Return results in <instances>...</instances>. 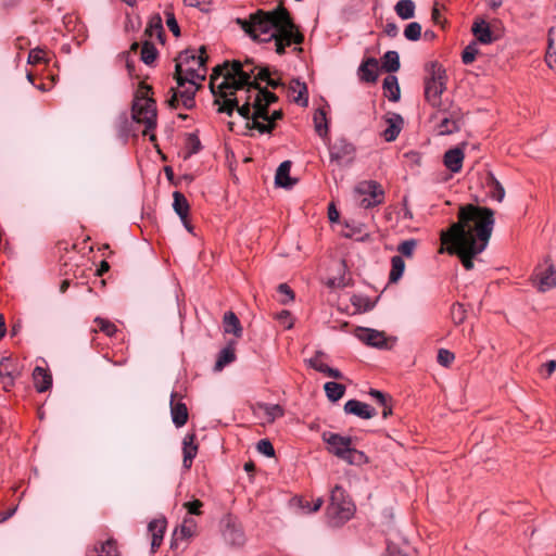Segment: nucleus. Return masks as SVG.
<instances>
[{
	"mask_svg": "<svg viewBox=\"0 0 556 556\" xmlns=\"http://www.w3.org/2000/svg\"><path fill=\"white\" fill-rule=\"evenodd\" d=\"M260 81H265L271 88L280 86V80L271 77L268 67H258L253 60L247 59L244 63L233 61L217 65L211 75L210 88L216 97L215 103L219 105L218 112L231 115L237 109L247 119L248 128L268 134L282 118V111L268 113V106L278 98L261 88Z\"/></svg>",
	"mask_w": 556,
	"mask_h": 556,
	"instance_id": "f257e3e1",
	"label": "nucleus"
},
{
	"mask_svg": "<svg viewBox=\"0 0 556 556\" xmlns=\"http://www.w3.org/2000/svg\"><path fill=\"white\" fill-rule=\"evenodd\" d=\"M494 211L475 204L462 205L458 220L441 232L440 253L456 254L466 270L473 268V257L482 253L494 228Z\"/></svg>",
	"mask_w": 556,
	"mask_h": 556,
	"instance_id": "f03ea898",
	"label": "nucleus"
},
{
	"mask_svg": "<svg viewBox=\"0 0 556 556\" xmlns=\"http://www.w3.org/2000/svg\"><path fill=\"white\" fill-rule=\"evenodd\" d=\"M237 24L253 40L269 42L274 40L275 51L285 53L292 43L300 45L303 35L292 22L289 12L283 7L270 11L257 10L249 18H237Z\"/></svg>",
	"mask_w": 556,
	"mask_h": 556,
	"instance_id": "7ed1b4c3",
	"label": "nucleus"
},
{
	"mask_svg": "<svg viewBox=\"0 0 556 556\" xmlns=\"http://www.w3.org/2000/svg\"><path fill=\"white\" fill-rule=\"evenodd\" d=\"M182 61L175 66V79L177 88H170L172 97L168 99L169 106L177 109L182 105L184 109L190 110L194 106V96L203 81L202 70H191L185 66Z\"/></svg>",
	"mask_w": 556,
	"mask_h": 556,
	"instance_id": "20e7f679",
	"label": "nucleus"
},
{
	"mask_svg": "<svg viewBox=\"0 0 556 556\" xmlns=\"http://www.w3.org/2000/svg\"><path fill=\"white\" fill-rule=\"evenodd\" d=\"M323 440L328 444L330 453L350 465L361 466L368 462L364 452L352 446L351 437H343L338 433L325 432Z\"/></svg>",
	"mask_w": 556,
	"mask_h": 556,
	"instance_id": "39448f33",
	"label": "nucleus"
},
{
	"mask_svg": "<svg viewBox=\"0 0 556 556\" xmlns=\"http://www.w3.org/2000/svg\"><path fill=\"white\" fill-rule=\"evenodd\" d=\"M355 513V505L341 485H334L330 494L327 515L333 526L350 520Z\"/></svg>",
	"mask_w": 556,
	"mask_h": 556,
	"instance_id": "423d86ee",
	"label": "nucleus"
},
{
	"mask_svg": "<svg viewBox=\"0 0 556 556\" xmlns=\"http://www.w3.org/2000/svg\"><path fill=\"white\" fill-rule=\"evenodd\" d=\"M151 88L144 86L140 89V94H137L132 104V118L143 124L146 129L143 135L155 128L156 126V104L155 101L148 96Z\"/></svg>",
	"mask_w": 556,
	"mask_h": 556,
	"instance_id": "0eeeda50",
	"label": "nucleus"
},
{
	"mask_svg": "<svg viewBox=\"0 0 556 556\" xmlns=\"http://www.w3.org/2000/svg\"><path fill=\"white\" fill-rule=\"evenodd\" d=\"M446 89V73L445 70L437 64L432 63L429 70V75L425 79V97L426 100L433 108H441L442 99L441 96Z\"/></svg>",
	"mask_w": 556,
	"mask_h": 556,
	"instance_id": "6e6552de",
	"label": "nucleus"
},
{
	"mask_svg": "<svg viewBox=\"0 0 556 556\" xmlns=\"http://www.w3.org/2000/svg\"><path fill=\"white\" fill-rule=\"evenodd\" d=\"M355 191L363 195L359 204L365 208L374 207L383 201L384 192L381 186L374 180L362 181L357 185Z\"/></svg>",
	"mask_w": 556,
	"mask_h": 556,
	"instance_id": "1a4fd4ad",
	"label": "nucleus"
},
{
	"mask_svg": "<svg viewBox=\"0 0 556 556\" xmlns=\"http://www.w3.org/2000/svg\"><path fill=\"white\" fill-rule=\"evenodd\" d=\"M207 56L205 54V48L201 47L199 51L194 49H187L178 55L176 60V66H178L182 61H185V66L190 67L191 70H202L203 71V80L206 77L207 68L205 66Z\"/></svg>",
	"mask_w": 556,
	"mask_h": 556,
	"instance_id": "9d476101",
	"label": "nucleus"
},
{
	"mask_svg": "<svg viewBox=\"0 0 556 556\" xmlns=\"http://www.w3.org/2000/svg\"><path fill=\"white\" fill-rule=\"evenodd\" d=\"M439 110L431 115V121L434 123L437 134L440 136L451 135L459 129L458 123L454 115L444 110Z\"/></svg>",
	"mask_w": 556,
	"mask_h": 556,
	"instance_id": "9b49d317",
	"label": "nucleus"
},
{
	"mask_svg": "<svg viewBox=\"0 0 556 556\" xmlns=\"http://www.w3.org/2000/svg\"><path fill=\"white\" fill-rule=\"evenodd\" d=\"M330 160L337 164L350 163L354 159L355 147L344 138L336 140L330 147Z\"/></svg>",
	"mask_w": 556,
	"mask_h": 556,
	"instance_id": "f8f14e48",
	"label": "nucleus"
},
{
	"mask_svg": "<svg viewBox=\"0 0 556 556\" xmlns=\"http://www.w3.org/2000/svg\"><path fill=\"white\" fill-rule=\"evenodd\" d=\"M355 337L368 346L383 349L387 346V337L383 331L371 328L358 327L354 332Z\"/></svg>",
	"mask_w": 556,
	"mask_h": 556,
	"instance_id": "ddd939ff",
	"label": "nucleus"
},
{
	"mask_svg": "<svg viewBox=\"0 0 556 556\" xmlns=\"http://www.w3.org/2000/svg\"><path fill=\"white\" fill-rule=\"evenodd\" d=\"M384 121L387 128L382 131L381 135L387 142H392L399 137L404 125V119L397 113H388L384 117Z\"/></svg>",
	"mask_w": 556,
	"mask_h": 556,
	"instance_id": "4468645a",
	"label": "nucleus"
},
{
	"mask_svg": "<svg viewBox=\"0 0 556 556\" xmlns=\"http://www.w3.org/2000/svg\"><path fill=\"white\" fill-rule=\"evenodd\" d=\"M326 355L324 352L317 351L315 355L307 361L308 366L315 369L316 371L321 372L333 379H343V374L339 369L332 368L328 366L326 363H324L323 358Z\"/></svg>",
	"mask_w": 556,
	"mask_h": 556,
	"instance_id": "2eb2a0df",
	"label": "nucleus"
},
{
	"mask_svg": "<svg viewBox=\"0 0 556 556\" xmlns=\"http://www.w3.org/2000/svg\"><path fill=\"white\" fill-rule=\"evenodd\" d=\"M344 412L362 419H370L377 415L374 407L357 400H349L344 405Z\"/></svg>",
	"mask_w": 556,
	"mask_h": 556,
	"instance_id": "dca6fc26",
	"label": "nucleus"
},
{
	"mask_svg": "<svg viewBox=\"0 0 556 556\" xmlns=\"http://www.w3.org/2000/svg\"><path fill=\"white\" fill-rule=\"evenodd\" d=\"M177 393L173 392L170 395V415L173 424L180 428L188 421V409L185 403L176 401Z\"/></svg>",
	"mask_w": 556,
	"mask_h": 556,
	"instance_id": "f3484780",
	"label": "nucleus"
},
{
	"mask_svg": "<svg viewBox=\"0 0 556 556\" xmlns=\"http://www.w3.org/2000/svg\"><path fill=\"white\" fill-rule=\"evenodd\" d=\"M195 434L187 433L182 440V466L185 469H190L192 466V462L198 454V444L195 443Z\"/></svg>",
	"mask_w": 556,
	"mask_h": 556,
	"instance_id": "a211bd4d",
	"label": "nucleus"
},
{
	"mask_svg": "<svg viewBox=\"0 0 556 556\" xmlns=\"http://www.w3.org/2000/svg\"><path fill=\"white\" fill-rule=\"evenodd\" d=\"M471 31L477 40L482 45H490L496 39L490 28L489 23L483 18L475 20Z\"/></svg>",
	"mask_w": 556,
	"mask_h": 556,
	"instance_id": "6ab92c4d",
	"label": "nucleus"
},
{
	"mask_svg": "<svg viewBox=\"0 0 556 556\" xmlns=\"http://www.w3.org/2000/svg\"><path fill=\"white\" fill-rule=\"evenodd\" d=\"M288 97L301 106H307L308 104L307 87L299 79H292L290 81Z\"/></svg>",
	"mask_w": 556,
	"mask_h": 556,
	"instance_id": "aec40b11",
	"label": "nucleus"
},
{
	"mask_svg": "<svg viewBox=\"0 0 556 556\" xmlns=\"http://www.w3.org/2000/svg\"><path fill=\"white\" fill-rule=\"evenodd\" d=\"M378 60L368 58L358 67L359 79L366 83H375L378 78Z\"/></svg>",
	"mask_w": 556,
	"mask_h": 556,
	"instance_id": "412c9836",
	"label": "nucleus"
},
{
	"mask_svg": "<svg viewBox=\"0 0 556 556\" xmlns=\"http://www.w3.org/2000/svg\"><path fill=\"white\" fill-rule=\"evenodd\" d=\"M17 376V371L10 358H2L0 362V378L5 391L14 384V380Z\"/></svg>",
	"mask_w": 556,
	"mask_h": 556,
	"instance_id": "4be33fe9",
	"label": "nucleus"
},
{
	"mask_svg": "<svg viewBox=\"0 0 556 556\" xmlns=\"http://www.w3.org/2000/svg\"><path fill=\"white\" fill-rule=\"evenodd\" d=\"M148 530L152 536L151 547L155 551L162 544L166 530V520L164 518L153 519L149 522Z\"/></svg>",
	"mask_w": 556,
	"mask_h": 556,
	"instance_id": "5701e85b",
	"label": "nucleus"
},
{
	"mask_svg": "<svg viewBox=\"0 0 556 556\" xmlns=\"http://www.w3.org/2000/svg\"><path fill=\"white\" fill-rule=\"evenodd\" d=\"M223 535L225 541L233 546H242L245 542V536L242 529L230 520H228Z\"/></svg>",
	"mask_w": 556,
	"mask_h": 556,
	"instance_id": "b1692460",
	"label": "nucleus"
},
{
	"mask_svg": "<svg viewBox=\"0 0 556 556\" xmlns=\"http://www.w3.org/2000/svg\"><path fill=\"white\" fill-rule=\"evenodd\" d=\"M464 152L459 148L450 149L444 154V165L452 172L458 173L462 169Z\"/></svg>",
	"mask_w": 556,
	"mask_h": 556,
	"instance_id": "393cba45",
	"label": "nucleus"
},
{
	"mask_svg": "<svg viewBox=\"0 0 556 556\" xmlns=\"http://www.w3.org/2000/svg\"><path fill=\"white\" fill-rule=\"evenodd\" d=\"M291 162H282L276 172L275 182L282 188H291L294 186L295 180L290 177Z\"/></svg>",
	"mask_w": 556,
	"mask_h": 556,
	"instance_id": "a878e982",
	"label": "nucleus"
},
{
	"mask_svg": "<svg viewBox=\"0 0 556 556\" xmlns=\"http://www.w3.org/2000/svg\"><path fill=\"white\" fill-rule=\"evenodd\" d=\"M33 379L35 388L38 392H46L52 384V377L47 369L42 367H35L33 371Z\"/></svg>",
	"mask_w": 556,
	"mask_h": 556,
	"instance_id": "bb28decb",
	"label": "nucleus"
},
{
	"mask_svg": "<svg viewBox=\"0 0 556 556\" xmlns=\"http://www.w3.org/2000/svg\"><path fill=\"white\" fill-rule=\"evenodd\" d=\"M538 288L540 291H547L556 286V269L553 265H549L545 270L536 274Z\"/></svg>",
	"mask_w": 556,
	"mask_h": 556,
	"instance_id": "cd10ccee",
	"label": "nucleus"
},
{
	"mask_svg": "<svg viewBox=\"0 0 556 556\" xmlns=\"http://www.w3.org/2000/svg\"><path fill=\"white\" fill-rule=\"evenodd\" d=\"M488 195L497 202H502L505 197V189L502 184L493 176L489 174L485 180Z\"/></svg>",
	"mask_w": 556,
	"mask_h": 556,
	"instance_id": "c85d7f7f",
	"label": "nucleus"
},
{
	"mask_svg": "<svg viewBox=\"0 0 556 556\" xmlns=\"http://www.w3.org/2000/svg\"><path fill=\"white\" fill-rule=\"evenodd\" d=\"M386 97L392 102L400 100L401 92L396 76L389 75L384 78L382 85Z\"/></svg>",
	"mask_w": 556,
	"mask_h": 556,
	"instance_id": "c756f323",
	"label": "nucleus"
},
{
	"mask_svg": "<svg viewBox=\"0 0 556 556\" xmlns=\"http://www.w3.org/2000/svg\"><path fill=\"white\" fill-rule=\"evenodd\" d=\"M223 324L226 333H232L237 338L242 336V327L240 325V320L233 312L225 313Z\"/></svg>",
	"mask_w": 556,
	"mask_h": 556,
	"instance_id": "7c9ffc66",
	"label": "nucleus"
},
{
	"mask_svg": "<svg viewBox=\"0 0 556 556\" xmlns=\"http://www.w3.org/2000/svg\"><path fill=\"white\" fill-rule=\"evenodd\" d=\"M173 198V208L176 214L180 217V219L187 218L190 210L187 198L179 191H175Z\"/></svg>",
	"mask_w": 556,
	"mask_h": 556,
	"instance_id": "2f4dec72",
	"label": "nucleus"
},
{
	"mask_svg": "<svg viewBox=\"0 0 556 556\" xmlns=\"http://www.w3.org/2000/svg\"><path fill=\"white\" fill-rule=\"evenodd\" d=\"M545 60L548 67L556 70V26L548 31V48Z\"/></svg>",
	"mask_w": 556,
	"mask_h": 556,
	"instance_id": "473e14b6",
	"label": "nucleus"
},
{
	"mask_svg": "<svg viewBox=\"0 0 556 556\" xmlns=\"http://www.w3.org/2000/svg\"><path fill=\"white\" fill-rule=\"evenodd\" d=\"M313 121L317 135L321 138H326L328 135V122L326 112L323 109L316 110L313 116Z\"/></svg>",
	"mask_w": 556,
	"mask_h": 556,
	"instance_id": "72a5a7b5",
	"label": "nucleus"
},
{
	"mask_svg": "<svg viewBox=\"0 0 556 556\" xmlns=\"http://www.w3.org/2000/svg\"><path fill=\"white\" fill-rule=\"evenodd\" d=\"M405 270V262L401 255H394L391 258V271L389 275L390 282L399 281Z\"/></svg>",
	"mask_w": 556,
	"mask_h": 556,
	"instance_id": "f704fd0d",
	"label": "nucleus"
},
{
	"mask_svg": "<svg viewBox=\"0 0 556 556\" xmlns=\"http://www.w3.org/2000/svg\"><path fill=\"white\" fill-rule=\"evenodd\" d=\"M394 10L402 20H409L415 15V3L413 0H400Z\"/></svg>",
	"mask_w": 556,
	"mask_h": 556,
	"instance_id": "c9c22d12",
	"label": "nucleus"
},
{
	"mask_svg": "<svg viewBox=\"0 0 556 556\" xmlns=\"http://www.w3.org/2000/svg\"><path fill=\"white\" fill-rule=\"evenodd\" d=\"M327 397L331 402L339 401L345 393V387L341 383L329 381L324 386Z\"/></svg>",
	"mask_w": 556,
	"mask_h": 556,
	"instance_id": "e433bc0d",
	"label": "nucleus"
},
{
	"mask_svg": "<svg viewBox=\"0 0 556 556\" xmlns=\"http://www.w3.org/2000/svg\"><path fill=\"white\" fill-rule=\"evenodd\" d=\"M382 67L388 73L397 72L400 68V56L396 51H388L382 58Z\"/></svg>",
	"mask_w": 556,
	"mask_h": 556,
	"instance_id": "4c0bfd02",
	"label": "nucleus"
},
{
	"mask_svg": "<svg viewBox=\"0 0 556 556\" xmlns=\"http://www.w3.org/2000/svg\"><path fill=\"white\" fill-rule=\"evenodd\" d=\"M236 358L235 352L231 348L223 349L215 363V369L222 370L226 365L232 363Z\"/></svg>",
	"mask_w": 556,
	"mask_h": 556,
	"instance_id": "58836bf2",
	"label": "nucleus"
},
{
	"mask_svg": "<svg viewBox=\"0 0 556 556\" xmlns=\"http://www.w3.org/2000/svg\"><path fill=\"white\" fill-rule=\"evenodd\" d=\"M263 409L267 421L273 422L277 418L283 416V409L277 404H263L260 406Z\"/></svg>",
	"mask_w": 556,
	"mask_h": 556,
	"instance_id": "ea45409f",
	"label": "nucleus"
},
{
	"mask_svg": "<svg viewBox=\"0 0 556 556\" xmlns=\"http://www.w3.org/2000/svg\"><path fill=\"white\" fill-rule=\"evenodd\" d=\"M146 33L150 37H161L163 33L162 18L159 14L151 16Z\"/></svg>",
	"mask_w": 556,
	"mask_h": 556,
	"instance_id": "a19ab883",
	"label": "nucleus"
},
{
	"mask_svg": "<svg viewBox=\"0 0 556 556\" xmlns=\"http://www.w3.org/2000/svg\"><path fill=\"white\" fill-rule=\"evenodd\" d=\"M157 55V50L154 45L150 42H144L141 49V60L146 64H152Z\"/></svg>",
	"mask_w": 556,
	"mask_h": 556,
	"instance_id": "79ce46f5",
	"label": "nucleus"
},
{
	"mask_svg": "<svg viewBox=\"0 0 556 556\" xmlns=\"http://www.w3.org/2000/svg\"><path fill=\"white\" fill-rule=\"evenodd\" d=\"M180 534L184 539L191 538L197 532V522L193 518L187 517L180 526Z\"/></svg>",
	"mask_w": 556,
	"mask_h": 556,
	"instance_id": "37998d69",
	"label": "nucleus"
},
{
	"mask_svg": "<svg viewBox=\"0 0 556 556\" xmlns=\"http://www.w3.org/2000/svg\"><path fill=\"white\" fill-rule=\"evenodd\" d=\"M417 244L418 241L416 239L404 240L399 244L397 251L400 252L401 256L412 257Z\"/></svg>",
	"mask_w": 556,
	"mask_h": 556,
	"instance_id": "c03bdc74",
	"label": "nucleus"
},
{
	"mask_svg": "<svg viewBox=\"0 0 556 556\" xmlns=\"http://www.w3.org/2000/svg\"><path fill=\"white\" fill-rule=\"evenodd\" d=\"M404 36L410 41L418 40L421 36V25L417 22L409 23L404 29Z\"/></svg>",
	"mask_w": 556,
	"mask_h": 556,
	"instance_id": "a18cd8bd",
	"label": "nucleus"
},
{
	"mask_svg": "<svg viewBox=\"0 0 556 556\" xmlns=\"http://www.w3.org/2000/svg\"><path fill=\"white\" fill-rule=\"evenodd\" d=\"M479 53V49L476 42H470L462 53V61L464 64L468 65L472 63Z\"/></svg>",
	"mask_w": 556,
	"mask_h": 556,
	"instance_id": "49530a36",
	"label": "nucleus"
},
{
	"mask_svg": "<svg viewBox=\"0 0 556 556\" xmlns=\"http://www.w3.org/2000/svg\"><path fill=\"white\" fill-rule=\"evenodd\" d=\"M94 323L98 325L99 329L108 337H113L117 331L116 326L108 319L97 317Z\"/></svg>",
	"mask_w": 556,
	"mask_h": 556,
	"instance_id": "de8ad7c7",
	"label": "nucleus"
},
{
	"mask_svg": "<svg viewBox=\"0 0 556 556\" xmlns=\"http://www.w3.org/2000/svg\"><path fill=\"white\" fill-rule=\"evenodd\" d=\"M94 553H101L108 556H117L115 543L112 540H108L101 543L100 547H94Z\"/></svg>",
	"mask_w": 556,
	"mask_h": 556,
	"instance_id": "09e8293b",
	"label": "nucleus"
},
{
	"mask_svg": "<svg viewBox=\"0 0 556 556\" xmlns=\"http://www.w3.org/2000/svg\"><path fill=\"white\" fill-rule=\"evenodd\" d=\"M165 17L168 29L173 33L174 36L178 37L180 35V29L175 14L170 10H166Z\"/></svg>",
	"mask_w": 556,
	"mask_h": 556,
	"instance_id": "8fccbe9b",
	"label": "nucleus"
},
{
	"mask_svg": "<svg viewBox=\"0 0 556 556\" xmlns=\"http://www.w3.org/2000/svg\"><path fill=\"white\" fill-rule=\"evenodd\" d=\"M257 451L267 456V457H273L275 455V448L271 444V442L267 439H263V440H260L257 442Z\"/></svg>",
	"mask_w": 556,
	"mask_h": 556,
	"instance_id": "3c124183",
	"label": "nucleus"
},
{
	"mask_svg": "<svg viewBox=\"0 0 556 556\" xmlns=\"http://www.w3.org/2000/svg\"><path fill=\"white\" fill-rule=\"evenodd\" d=\"M29 64H39L46 62V51L39 48L31 49L27 59Z\"/></svg>",
	"mask_w": 556,
	"mask_h": 556,
	"instance_id": "603ef678",
	"label": "nucleus"
},
{
	"mask_svg": "<svg viewBox=\"0 0 556 556\" xmlns=\"http://www.w3.org/2000/svg\"><path fill=\"white\" fill-rule=\"evenodd\" d=\"M454 358V354L446 349H440L438 352V363L444 367H448Z\"/></svg>",
	"mask_w": 556,
	"mask_h": 556,
	"instance_id": "864d4df0",
	"label": "nucleus"
},
{
	"mask_svg": "<svg viewBox=\"0 0 556 556\" xmlns=\"http://www.w3.org/2000/svg\"><path fill=\"white\" fill-rule=\"evenodd\" d=\"M203 506V503L200 500H193L190 502H186L184 504V508L187 509L188 514L190 515H201V508Z\"/></svg>",
	"mask_w": 556,
	"mask_h": 556,
	"instance_id": "5fc2aeb1",
	"label": "nucleus"
},
{
	"mask_svg": "<svg viewBox=\"0 0 556 556\" xmlns=\"http://www.w3.org/2000/svg\"><path fill=\"white\" fill-rule=\"evenodd\" d=\"M189 154H195L201 150V142L195 135H190L188 138Z\"/></svg>",
	"mask_w": 556,
	"mask_h": 556,
	"instance_id": "6e6d98bb",
	"label": "nucleus"
},
{
	"mask_svg": "<svg viewBox=\"0 0 556 556\" xmlns=\"http://www.w3.org/2000/svg\"><path fill=\"white\" fill-rule=\"evenodd\" d=\"M369 394L380 406L390 401V399L379 390L371 389Z\"/></svg>",
	"mask_w": 556,
	"mask_h": 556,
	"instance_id": "4d7b16f0",
	"label": "nucleus"
},
{
	"mask_svg": "<svg viewBox=\"0 0 556 556\" xmlns=\"http://www.w3.org/2000/svg\"><path fill=\"white\" fill-rule=\"evenodd\" d=\"M556 370V361H549L546 364L542 365L541 367V374L548 378L552 376V374Z\"/></svg>",
	"mask_w": 556,
	"mask_h": 556,
	"instance_id": "13d9d810",
	"label": "nucleus"
},
{
	"mask_svg": "<svg viewBox=\"0 0 556 556\" xmlns=\"http://www.w3.org/2000/svg\"><path fill=\"white\" fill-rule=\"evenodd\" d=\"M323 503V498L318 497L314 501L313 504L306 503L305 505H302V508L305 509L307 513H316L320 509Z\"/></svg>",
	"mask_w": 556,
	"mask_h": 556,
	"instance_id": "bf43d9fd",
	"label": "nucleus"
},
{
	"mask_svg": "<svg viewBox=\"0 0 556 556\" xmlns=\"http://www.w3.org/2000/svg\"><path fill=\"white\" fill-rule=\"evenodd\" d=\"M278 292H279L280 294H283V295H286V296H287V299H283V300H282V303H287V302H289V301H292V300H293V292H292V290L289 288V286H288V285H286V283H281V285H279V286H278Z\"/></svg>",
	"mask_w": 556,
	"mask_h": 556,
	"instance_id": "052dcab7",
	"label": "nucleus"
},
{
	"mask_svg": "<svg viewBox=\"0 0 556 556\" xmlns=\"http://www.w3.org/2000/svg\"><path fill=\"white\" fill-rule=\"evenodd\" d=\"M452 314H453L454 319L457 318V321L462 323L465 318V311H464L463 305L459 303L454 304L453 308H452Z\"/></svg>",
	"mask_w": 556,
	"mask_h": 556,
	"instance_id": "680f3d73",
	"label": "nucleus"
},
{
	"mask_svg": "<svg viewBox=\"0 0 556 556\" xmlns=\"http://www.w3.org/2000/svg\"><path fill=\"white\" fill-rule=\"evenodd\" d=\"M329 288H343L346 286L344 277L329 278L327 282Z\"/></svg>",
	"mask_w": 556,
	"mask_h": 556,
	"instance_id": "e2e57ef3",
	"label": "nucleus"
},
{
	"mask_svg": "<svg viewBox=\"0 0 556 556\" xmlns=\"http://www.w3.org/2000/svg\"><path fill=\"white\" fill-rule=\"evenodd\" d=\"M384 31L390 37H395L399 33V28L395 23H387Z\"/></svg>",
	"mask_w": 556,
	"mask_h": 556,
	"instance_id": "0e129e2a",
	"label": "nucleus"
},
{
	"mask_svg": "<svg viewBox=\"0 0 556 556\" xmlns=\"http://www.w3.org/2000/svg\"><path fill=\"white\" fill-rule=\"evenodd\" d=\"M17 507H13L0 514V521L4 522L10 519L16 511Z\"/></svg>",
	"mask_w": 556,
	"mask_h": 556,
	"instance_id": "69168bd1",
	"label": "nucleus"
},
{
	"mask_svg": "<svg viewBox=\"0 0 556 556\" xmlns=\"http://www.w3.org/2000/svg\"><path fill=\"white\" fill-rule=\"evenodd\" d=\"M328 217L330 222H337L339 219V213L332 204L328 208Z\"/></svg>",
	"mask_w": 556,
	"mask_h": 556,
	"instance_id": "338daca9",
	"label": "nucleus"
},
{
	"mask_svg": "<svg viewBox=\"0 0 556 556\" xmlns=\"http://www.w3.org/2000/svg\"><path fill=\"white\" fill-rule=\"evenodd\" d=\"M389 402L390 401H388L384 405H381L382 406V417L383 418H388L390 415H392V406L390 405Z\"/></svg>",
	"mask_w": 556,
	"mask_h": 556,
	"instance_id": "774afa93",
	"label": "nucleus"
}]
</instances>
